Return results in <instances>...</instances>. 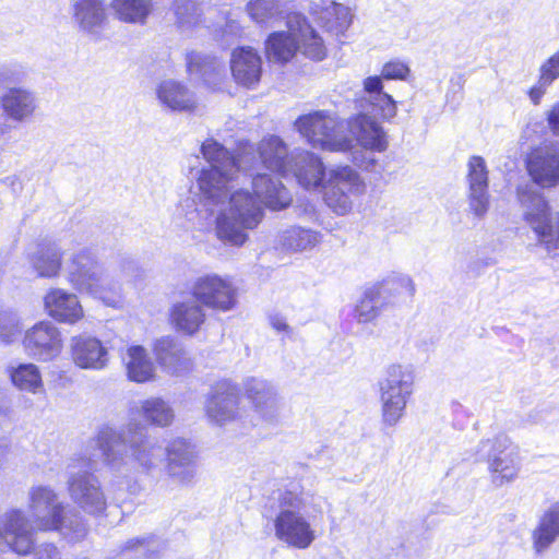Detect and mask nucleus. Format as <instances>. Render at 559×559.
Masks as SVG:
<instances>
[{
    "mask_svg": "<svg viewBox=\"0 0 559 559\" xmlns=\"http://www.w3.org/2000/svg\"><path fill=\"white\" fill-rule=\"evenodd\" d=\"M190 294L202 307L219 312L235 309L238 302L233 282L217 274L197 277L191 284Z\"/></svg>",
    "mask_w": 559,
    "mask_h": 559,
    "instance_id": "2eb2a0df",
    "label": "nucleus"
},
{
    "mask_svg": "<svg viewBox=\"0 0 559 559\" xmlns=\"http://www.w3.org/2000/svg\"><path fill=\"white\" fill-rule=\"evenodd\" d=\"M68 283L79 293L88 294L110 307L121 304V285L109 277L90 250L74 253L66 266Z\"/></svg>",
    "mask_w": 559,
    "mask_h": 559,
    "instance_id": "423d86ee",
    "label": "nucleus"
},
{
    "mask_svg": "<svg viewBox=\"0 0 559 559\" xmlns=\"http://www.w3.org/2000/svg\"><path fill=\"white\" fill-rule=\"evenodd\" d=\"M527 171L533 181L542 188L559 185V145L544 144L531 152L527 157Z\"/></svg>",
    "mask_w": 559,
    "mask_h": 559,
    "instance_id": "aec40b11",
    "label": "nucleus"
},
{
    "mask_svg": "<svg viewBox=\"0 0 559 559\" xmlns=\"http://www.w3.org/2000/svg\"><path fill=\"white\" fill-rule=\"evenodd\" d=\"M201 153L209 166L198 175L197 186L202 206L214 216V230L224 243L241 247L248 231L257 228L264 217L262 204L277 211L287 207L292 195L283 183L269 175L259 174L251 180L253 193L246 188L235 189L240 173L248 171L250 152L234 156L214 139L205 140Z\"/></svg>",
    "mask_w": 559,
    "mask_h": 559,
    "instance_id": "f257e3e1",
    "label": "nucleus"
},
{
    "mask_svg": "<svg viewBox=\"0 0 559 559\" xmlns=\"http://www.w3.org/2000/svg\"><path fill=\"white\" fill-rule=\"evenodd\" d=\"M167 474L180 485H191L197 476V450L182 438L171 440L166 447Z\"/></svg>",
    "mask_w": 559,
    "mask_h": 559,
    "instance_id": "6ab92c4d",
    "label": "nucleus"
},
{
    "mask_svg": "<svg viewBox=\"0 0 559 559\" xmlns=\"http://www.w3.org/2000/svg\"><path fill=\"white\" fill-rule=\"evenodd\" d=\"M174 8L180 28L189 29L199 24L200 11L197 0H175Z\"/></svg>",
    "mask_w": 559,
    "mask_h": 559,
    "instance_id": "de8ad7c7",
    "label": "nucleus"
},
{
    "mask_svg": "<svg viewBox=\"0 0 559 559\" xmlns=\"http://www.w3.org/2000/svg\"><path fill=\"white\" fill-rule=\"evenodd\" d=\"M477 455L479 460L488 463V469L496 486H502L518 477L520 471L518 451L507 437L499 436L483 440L478 445Z\"/></svg>",
    "mask_w": 559,
    "mask_h": 559,
    "instance_id": "4468645a",
    "label": "nucleus"
},
{
    "mask_svg": "<svg viewBox=\"0 0 559 559\" xmlns=\"http://www.w3.org/2000/svg\"><path fill=\"white\" fill-rule=\"evenodd\" d=\"M381 289L382 295L388 300L391 296H397L406 294L409 297H414L416 293V286L414 281L405 274H393L388 276L382 282L376 284Z\"/></svg>",
    "mask_w": 559,
    "mask_h": 559,
    "instance_id": "a18cd8bd",
    "label": "nucleus"
},
{
    "mask_svg": "<svg viewBox=\"0 0 559 559\" xmlns=\"http://www.w3.org/2000/svg\"><path fill=\"white\" fill-rule=\"evenodd\" d=\"M1 106L10 119L22 122L33 116L36 109V98L26 88L9 87L1 96Z\"/></svg>",
    "mask_w": 559,
    "mask_h": 559,
    "instance_id": "2f4dec72",
    "label": "nucleus"
},
{
    "mask_svg": "<svg viewBox=\"0 0 559 559\" xmlns=\"http://www.w3.org/2000/svg\"><path fill=\"white\" fill-rule=\"evenodd\" d=\"M187 69L190 76L200 80L211 88H217L225 76L222 61L201 52L191 51L187 55Z\"/></svg>",
    "mask_w": 559,
    "mask_h": 559,
    "instance_id": "c85d7f7f",
    "label": "nucleus"
},
{
    "mask_svg": "<svg viewBox=\"0 0 559 559\" xmlns=\"http://www.w3.org/2000/svg\"><path fill=\"white\" fill-rule=\"evenodd\" d=\"M63 252L55 242L40 243L28 254V262L38 277L53 278L61 271Z\"/></svg>",
    "mask_w": 559,
    "mask_h": 559,
    "instance_id": "7c9ffc66",
    "label": "nucleus"
},
{
    "mask_svg": "<svg viewBox=\"0 0 559 559\" xmlns=\"http://www.w3.org/2000/svg\"><path fill=\"white\" fill-rule=\"evenodd\" d=\"M0 527V552L12 551L19 556L32 555V559H62L60 549L52 543L35 546L31 520L20 509L8 510Z\"/></svg>",
    "mask_w": 559,
    "mask_h": 559,
    "instance_id": "0eeeda50",
    "label": "nucleus"
},
{
    "mask_svg": "<svg viewBox=\"0 0 559 559\" xmlns=\"http://www.w3.org/2000/svg\"><path fill=\"white\" fill-rule=\"evenodd\" d=\"M295 127L302 138L316 148L346 152L353 148V139L345 133L344 123L325 110L300 116Z\"/></svg>",
    "mask_w": 559,
    "mask_h": 559,
    "instance_id": "9d476101",
    "label": "nucleus"
},
{
    "mask_svg": "<svg viewBox=\"0 0 559 559\" xmlns=\"http://www.w3.org/2000/svg\"><path fill=\"white\" fill-rule=\"evenodd\" d=\"M347 128L360 148L352 151V162L362 170L372 171L377 166L374 152L388 148V140L380 123L368 114H359L347 121Z\"/></svg>",
    "mask_w": 559,
    "mask_h": 559,
    "instance_id": "f8f14e48",
    "label": "nucleus"
},
{
    "mask_svg": "<svg viewBox=\"0 0 559 559\" xmlns=\"http://www.w3.org/2000/svg\"><path fill=\"white\" fill-rule=\"evenodd\" d=\"M258 153L265 168L286 176L290 154H288L287 146L281 138L270 135L262 139L258 146Z\"/></svg>",
    "mask_w": 559,
    "mask_h": 559,
    "instance_id": "473e14b6",
    "label": "nucleus"
},
{
    "mask_svg": "<svg viewBox=\"0 0 559 559\" xmlns=\"http://www.w3.org/2000/svg\"><path fill=\"white\" fill-rule=\"evenodd\" d=\"M518 194L523 218L534 231L538 243L548 253L559 254V212L551 215L545 197L532 188L520 189Z\"/></svg>",
    "mask_w": 559,
    "mask_h": 559,
    "instance_id": "9b49d317",
    "label": "nucleus"
},
{
    "mask_svg": "<svg viewBox=\"0 0 559 559\" xmlns=\"http://www.w3.org/2000/svg\"><path fill=\"white\" fill-rule=\"evenodd\" d=\"M310 496L299 485L292 484L278 495V513L274 519L275 537L288 547L305 550L317 539L318 534L304 511Z\"/></svg>",
    "mask_w": 559,
    "mask_h": 559,
    "instance_id": "20e7f679",
    "label": "nucleus"
},
{
    "mask_svg": "<svg viewBox=\"0 0 559 559\" xmlns=\"http://www.w3.org/2000/svg\"><path fill=\"white\" fill-rule=\"evenodd\" d=\"M488 168L480 156H472L467 163V204L468 212L477 219L486 216L490 206L488 192Z\"/></svg>",
    "mask_w": 559,
    "mask_h": 559,
    "instance_id": "a211bd4d",
    "label": "nucleus"
},
{
    "mask_svg": "<svg viewBox=\"0 0 559 559\" xmlns=\"http://www.w3.org/2000/svg\"><path fill=\"white\" fill-rule=\"evenodd\" d=\"M135 413L147 424L157 427L169 426L175 418L173 407L160 397H150L139 403Z\"/></svg>",
    "mask_w": 559,
    "mask_h": 559,
    "instance_id": "79ce46f5",
    "label": "nucleus"
},
{
    "mask_svg": "<svg viewBox=\"0 0 559 559\" xmlns=\"http://www.w3.org/2000/svg\"><path fill=\"white\" fill-rule=\"evenodd\" d=\"M135 546H139V547H143L144 549L146 550H150V546H148V543L146 542V539H131L127 543V549H132L134 548Z\"/></svg>",
    "mask_w": 559,
    "mask_h": 559,
    "instance_id": "4d7b16f0",
    "label": "nucleus"
},
{
    "mask_svg": "<svg viewBox=\"0 0 559 559\" xmlns=\"http://www.w3.org/2000/svg\"><path fill=\"white\" fill-rule=\"evenodd\" d=\"M12 384L20 391L32 394L45 392L40 369L33 362L20 364L9 369Z\"/></svg>",
    "mask_w": 559,
    "mask_h": 559,
    "instance_id": "a19ab883",
    "label": "nucleus"
},
{
    "mask_svg": "<svg viewBox=\"0 0 559 559\" xmlns=\"http://www.w3.org/2000/svg\"><path fill=\"white\" fill-rule=\"evenodd\" d=\"M94 461L73 459L68 466L67 489L72 502L83 512L99 516L107 509V497L97 476L92 472Z\"/></svg>",
    "mask_w": 559,
    "mask_h": 559,
    "instance_id": "1a4fd4ad",
    "label": "nucleus"
},
{
    "mask_svg": "<svg viewBox=\"0 0 559 559\" xmlns=\"http://www.w3.org/2000/svg\"><path fill=\"white\" fill-rule=\"evenodd\" d=\"M310 13L326 32L336 36L344 35L353 22L350 8L336 0H312Z\"/></svg>",
    "mask_w": 559,
    "mask_h": 559,
    "instance_id": "393cba45",
    "label": "nucleus"
},
{
    "mask_svg": "<svg viewBox=\"0 0 559 559\" xmlns=\"http://www.w3.org/2000/svg\"><path fill=\"white\" fill-rule=\"evenodd\" d=\"M269 323L276 332H283L286 334L292 333V328L287 324L286 319L278 313L270 314Z\"/></svg>",
    "mask_w": 559,
    "mask_h": 559,
    "instance_id": "6e6d98bb",
    "label": "nucleus"
},
{
    "mask_svg": "<svg viewBox=\"0 0 559 559\" xmlns=\"http://www.w3.org/2000/svg\"><path fill=\"white\" fill-rule=\"evenodd\" d=\"M241 389L243 396L263 423L276 425L281 421L283 402L273 383L265 379L249 377L242 381Z\"/></svg>",
    "mask_w": 559,
    "mask_h": 559,
    "instance_id": "dca6fc26",
    "label": "nucleus"
},
{
    "mask_svg": "<svg viewBox=\"0 0 559 559\" xmlns=\"http://www.w3.org/2000/svg\"><path fill=\"white\" fill-rule=\"evenodd\" d=\"M322 188L325 203L340 215L350 212L354 201L366 192L365 181L349 166L329 169Z\"/></svg>",
    "mask_w": 559,
    "mask_h": 559,
    "instance_id": "ddd939ff",
    "label": "nucleus"
},
{
    "mask_svg": "<svg viewBox=\"0 0 559 559\" xmlns=\"http://www.w3.org/2000/svg\"><path fill=\"white\" fill-rule=\"evenodd\" d=\"M21 334V322L19 317L13 312H0V340L10 344L14 342Z\"/></svg>",
    "mask_w": 559,
    "mask_h": 559,
    "instance_id": "09e8293b",
    "label": "nucleus"
},
{
    "mask_svg": "<svg viewBox=\"0 0 559 559\" xmlns=\"http://www.w3.org/2000/svg\"><path fill=\"white\" fill-rule=\"evenodd\" d=\"M559 537V502L551 504L532 532L533 548L537 554L547 550Z\"/></svg>",
    "mask_w": 559,
    "mask_h": 559,
    "instance_id": "72a5a7b5",
    "label": "nucleus"
},
{
    "mask_svg": "<svg viewBox=\"0 0 559 559\" xmlns=\"http://www.w3.org/2000/svg\"><path fill=\"white\" fill-rule=\"evenodd\" d=\"M239 394L238 389L230 381L217 382L206 401L205 411L207 417L217 424L233 420L238 415Z\"/></svg>",
    "mask_w": 559,
    "mask_h": 559,
    "instance_id": "4be33fe9",
    "label": "nucleus"
},
{
    "mask_svg": "<svg viewBox=\"0 0 559 559\" xmlns=\"http://www.w3.org/2000/svg\"><path fill=\"white\" fill-rule=\"evenodd\" d=\"M559 79V49L548 57L538 68V79L528 90L530 100L539 105L551 84Z\"/></svg>",
    "mask_w": 559,
    "mask_h": 559,
    "instance_id": "37998d69",
    "label": "nucleus"
},
{
    "mask_svg": "<svg viewBox=\"0 0 559 559\" xmlns=\"http://www.w3.org/2000/svg\"><path fill=\"white\" fill-rule=\"evenodd\" d=\"M246 8L249 16L258 24L267 23L282 14L280 0H250Z\"/></svg>",
    "mask_w": 559,
    "mask_h": 559,
    "instance_id": "49530a36",
    "label": "nucleus"
},
{
    "mask_svg": "<svg viewBox=\"0 0 559 559\" xmlns=\"http://www.w3.org/2000/svg\"><path fill=\"white\" fill-rule=\"evenodd\" d=\"M205 311L202 305L193 299L178 301L170 309V322L176 331L193 335L205 322Z\"/></svg>",
    "mask_w": 559,
    "mask_h": 559,
    "instance_id": "c756f323",
    "label": "nucleus"
},
{
    "mask_svg": "<svg viewBox=\"0 0 559 559\" xmlns=\"http://www.w3.org/2000/svg\"><path fill=\"white\" fill-rule=\"evenodd\" d=\"M103 455V464L110 476V483L129 485L138 472L151 473L162 462V447L143 435L133 431V425L126 429L102 426L94 438Z\"/></svg>",
    "mask_w": 559,
    "mask_h": 559,
    "instance_id": "7ed1b4c3",
    "label": "nucleus"
},
{
    "mask_svg": "<svg viewBox=\"0 0 559 559\" xmlns=\"http://www.w3.org/2000/svg\"><path fill=\"white\" fill-rule=\"evenodd\" d=\"M287 175H293L306 189L322 187L326 177L322 160L311 152L299 150L290 153Z\"/></svg>",
    "mask_w": 559,
    "mask_h": 559,
    "instance_id": "b1692460",
    "label": "nucleus"
},
{
    "mask_svg": "<svg viewBox=\"0 0 559 559\" xmlns=\"http://www.w3.org/2000/svg\"><path fill=\"white\" fill-rule=\"evenodd\" d=\"M22 346L28 357L38 361H51L62 350V335L52 322L40 321L25 331Z\"/></svg>",
    "mask_w": 559,
    "mask_h": 559,
    "instance_id": "f3484780",
    "label": "nucleus"
},
{
    "mask_svg": "<svg viewBox=\"0 0 559 559\" xmlns=\"http://www.w3.org/2000/svg\"><path fill=\"white\" fill-rule=\"evenodd\" d=\"M382 76H368L364 81V90L366 93L369 94V99H373V96L377 94H384L383 92V84H382Z\"/></svg>",
    "mask_w": 559,
    "mask_h": 559,
    "instance_id": "864d4df0",
    "label": "nucleus"
},
{
    "mask_svg": "<svg viewBox=\"0 0 559 559\" xmlns=\"http://www.w3.org/2000/svg\"><path fill=\"white\" fill-rule=\"evenodd\" d=\"M386 304L388 300L382 295L381 289L373 285L365 290L361 299L356 305L355 318L359 323L371 322L380 314Z\"/></svg>",
    "mask_w": 559,
    "mask_h": 559,
    "instance_id": "c03bdc74",
    "label": "nucleus"
},
{
    "mask_svg": "<svg viewBox=\"0 0 559 559\" xmlns=\"http://www.w3.org/2000/svg\"><path fill=\"white\" fill-rule=\"evenodd\" d=\"M321 240L319 233L300 226H292L277 236L278 247L287 252H302L314 248Z\"/></svg>",
    "mask_w": 559,
    "mask_h": 559,
    "instance_id": "58836bf2",
    "label": "nucleus"
},
{
    "mask_svg": "<svg viewBox=\"0 0 559 559\" xmlns=\"http://www.w3.org/2000/svg\"><path fill=\"white\" fill-rule=\"evenodd\" d=\"M294 20L297 25V51L312 60H322L326 55L323 39L305 17L295 15Z\"/></svg>",
    "mask_w": 559,
    "mask_h": 559,
    "instance_id": "e433bc0d",
    "label": "nucleus"
},
{
    "mask_svg": "<svg viewBox=\"0 0 559 559\" xmlns=\"http://www.w3.org/2000/svg\"><path fill=\"white\" fill-rule=\"evenodd\" d=\"M74 27L79 33L99 39L108 24L104 0H74L71 4Z\"/></svg>",
    "mask_w": 559,
    "mask_h": 559,
    "instance_id": "412c9836",
    "label": "nucleus"
},
{
    "mask_svg": "<svg viewBox=\"0 0 559 559\" xmlns=\"http://www.w3.org/2000/svg\"><path fill=\"white\" fill-rule=\"evenodd\" d=\"M25 72L20 64H7L0 67V86L9 87L12 84L22 82Z\"/></svg>",
    "mask_w": 559,
    "mask_h": 559,
    "instance_id": "603ef678",
    "label": "nucleus"
},
{
    "mask_svg": "<svg viewBox=\"0 0 559 559\" xmlns=\"http://www.w3.org/2000/svg\"><path fill=\"white\" fill-rule=\"evenodd\" d=\"M201 153L209 166L198 175L197 186L202 206L214 216V230L224 243L241 247L248 231L257 228L264 217L262 204L277 211L287 207L292 195L283 183L269 175L259 174L251 180L253 193L246 188L235 189L240 173L248 171L250 152L234 156L214 139L205 140Z\"/></svg>",
    "mask_w": 559,
    "mask_h": 559,
    "instance_id": "f03ea898",
    "label": "nucleus"
},
{
    "mask_svg": "<svg viewBox=\"0 0 559 559\" xmlns=\"http://www.w3.org/2000/svg\"><path fill=\"white\" fill-rule=\"evenodd\" d=\"M110 8L120 22L145 25L154 5L151 0H111Z\"/></svg>",
    "mask_w": 559,
    "mask_h": 559,
    "instance_id": "ea45409f",
    "label": "nucleus"
},
{
    "mask_svg": "<svg viewBox=\"0 0 559 559\" xmlns=\"http://www.w3.org/2000/svg\"><path fill=\"white\" fill-rule=\"evenodd\" d=\"M230 70L238 84L252 88L261 79V57L251 47L237 48L231 53Z\"/></svg>",
    "mask_w": 559,
    "mask_h": 559,
    "instance_id": "bb28decb",
    "label": "nucleus"
},
{
    "mask_svg": "<svg viewBox=\"0 0 559 559\" xmlns=\"http://www.w3.org/2000/svg\"><path fill=\"white\" fill-rule=\"evenodd\" d=\"M154 352L158 362L173 373H179L189 367L182 346L169 336L157 340Z\"/></svg>",
    "mask_w": 559,
    "mask_h": 559,
    "instance_id": "4c0bfd02",
    "label": "nucleus"
},
{
    "mask_svg": "<svg viewBox=\"0 0 559 559\" xmlns=\"http://www.w3.org/2000/svg\"><path fill=\"white\" fill-rule=\"evenodd\" d=\"M409 72V67L405 62L391 60L383 64L381 76L385 80H405Z\"/></svg>",
    "mask_w": 559,
    "mask_h": 559,
    "instance_id": "3c124183",
    "label": "nucleus"
},
{
    "mask_svg": "<svg viewBox=\"0 0 559 559\" xmlns=\"http://www.w3.org/2000/svg\"><path fill=\"white\" fill-rule=\"evenodd\" d=\"M294 23L293 16L288 21V32H276L269 36L265 49L270 61L285 63L295 56L297 51V33Z\"/></svg>",
    "mask_w": 559,
    "mask_h": 559,
    "instance_id": "f704fd0d",
    "label": "nucleus"
},
{
    "mask_svg": "<svg viewBox=\"0 0 559 559\" xmlns=\"http://www.w3.org/2000/svg\"><path fill=\"white\" fill-rule=\"evenodd\" d=\"M122 359L131 381L143 383L153 379L154 365L143 346H130Z\"/></svg>",
    "mask_w": 559,
    "mask_h": 559,
    "instance_id": "c9c22d12",
    "label": "nucleus"
},
{
    "mask_svg": "<svg viewBox=\"0 0 559 559\" xmlns=\"http://www.w3.org/2000/svg\"><path fill=\"white\" fill-rule=\"evenodd\" d=\"M546 120L550 131L559 136V102L551 106L547 112Z\"/></svg>",
    "mask_w": 559,
    "mask_h": 559,
    "instance_id": "5fc2aeb1",
    "label": "nucleus"
},
{
    "mask_svg": "<svg viewBox=\"0 0 559 559\" xmlns=\"http://www.w3.org/2000/svg\"><path fill=\"white\" fill-rule=\"evenodd\" d=\"M70 352L75 366L82 369L102 370L109 361L108 350L102 342L86 334L70 338Z\"/></svg>",
    "mask_w": 559,
    "mask_h": 559,
    "instance_id": "5701e85b",
    "label": "nucleus"
},
{
    "mask_svg": "<svg viewBox=\"0 0 559 559\" xmlns=\"http://www.w3.org/2000/svg\"><path fill=\"white\" fill-rule=\"evenodd\" d=\"M48 316L60 323L75 324L84 317L83 307L75 294L62 288H51L44 298Z\"/></svg>",
    "mask_w": 559,
    "mask_h": 559,
    "instance_id": "a878e982",
    "label": "nucleus"
},
{
    "mask_svg": "<svg viewBox=\"0 0 559 559\" xmlns=\"http://www.w3.org/2000/svg\"><path fill=\"white\" fill-rule=\"evenodd\" d=\"M415 374L409 366L390 365L378 383L381 418L386 427H394L404 417L407 403L413 395Z\"/></svg>",
    "mask_w": 559,
    "mask_h": 559,
    "instance_id": "6e6552de",
    "label": "nucleus"
},
{
    "mask_svg": "<svg viewBox=\"0 0 559 559\" xmlns=\"http://www.w3.org/2000/svg\"><path fill=\"white\" fill-rule=\"evenodd\" d=\"M28 511L37 531H58L74 542L87 533L83 519L73 514L49 486L38 485L29 489Z\"/></svg>",
    "mask_w": 559,
    "mask_h": 559,
    "instance_id": "39448f33",
    "label": "nucleus"
},
{
    "mask_svg": "<svg viewBox=\"0 0 559 559\" xmlns=\"http://www.w3.org/2000/svg\"><path fill=\"white\" fill-rule=\"evenodd\" d=\"M369 102L383 119H391L396 115V104L392 96L386 93L377 94Z\"/></svg>",
    "mask_w": 559,
    "mask_h": 559,
    "instance_id": "8fccbe9b",
    "label": "nucleus"
},
{
    "mask_svg": "<svg viewBox=\"0 0 559 559\" xmlns=\"http://www.w3.org/2000/svg\"><path fill=\"white\" fill-rule=\"evenodd\" d=\"M155 94L160 106L171 111H192L198 106L194 93L183 83L173 79L158 83Z\"/></svg>",
    "mask_w": 559,
    "mask_h": 559,
    "instance_id": "cd10ccee",
    "label": "nucleus"
}]
</instances>
